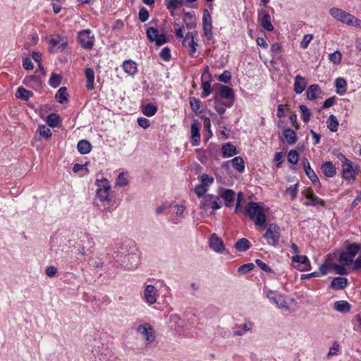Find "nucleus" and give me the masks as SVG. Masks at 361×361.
Segmentation results:
<instances>
[{
  "mask_svg": "<svg viewBox=\"0 0 361 361\" xmlns=\"http://www.w3.org/2000/svg\"><path fill=\"white\" fill-rule=\"evenodd\" d=\"M147 37L151 42H155V44L158 46V30L153 27H149L146 31Z\"/></svg>",
  "mask_w": 361,
  "mask_h": 361,
  "instance_id": "nucleus-40",
  "label": "nucleus"
},
{
  "mask_svg": "<svg viewBox=\"0 0 361 361\" xmlns=\"http://www.w3.org/2000/svg\"><path fill=\"white\" fill-rule=\"evenodd\" d=\"M55 98L60 104L66 103L68 101V94L67 93V88L61 87L56 92Z\"/></svg>",
  "mask_w": 361,
  "mask_h": 361,
  "instance_id": "nucleus-29",
  "label": "nucleus"
},
{
  "mask_svg": "<svg viewBox=\"0 0 361 361\" xmlns=\"http://www.w3.org/2000/svg\"><path fill=\"white\" fill-rule=\"evenodd\" d=\"M329 59L334 64H338L341 62V54L338 51H336L332 54H330L329 55Z\"/></svg>",
  "mask_w": 361,
  "mask_h": 361,
  "instance_id": "nucleus-60",
  "label": "nucleus"
},
{
  "mask_svg": "<svg viewBox=\"0 0 361 361\" xmlns=\"http://www.w3.org/2000/svg\"><path fill=\"white\" fill-rule=\"evenodd\" d=\"M77 148L81 154H86L91 151L92 145L89 141L86 140H82L78 142Z\"/></svg>",
  "mask_w": 361,
  "mask_h": 361,
  "instance_id": "nucleus-30",
  "label": "nucleus"
},
{
  "mask_svg": "<svg viewBox=\"0 0 361 361\" xmlns=\"http://www.w3.org/2000/svg\"><path fill=\"white\" fill-rule=\"evenodd\" d=\"M194 191L199 197H201L205 195L207 191V188L202 184H199L195 186Z\"/></svg>",
  "mask_w": 361,
  "mask_h": 361,
  "instance_id": "nucleus-59",
  "label": "nucleus"
},
{
  "mask_svg": "<svg viewBox=\"0 0 361 361\" xmlns=\"http://www.w3.org/2000/svg\"><path fill=\"white\" fill-rule=\"evenodd\" d=\"M338 157L343 161V178L348 180H353L355 178V174L351 161L348 160L342 154H341Z\"/></svg>",
  "mask_w": 361,
  "mask_h": 361,
  "instance_id": "nucleus-11",
  "label": "nucleus"
},
{
  "mask_svg": "<svg viewBox=\"0 0 361 361\" xmlns=\"http://www.w3.org/2000/svg\"><path fill=\"white\" fill-rule=\"evenodd\" d=\"M221 150L224 157H231L237 154L235 146L229 142L224 145Z\"/></svg>",
  "mask_w": 361,
  "mask_h": 361,
  "instance_id": "nucleus-27",
  "label": "nucleus"
},
{
  "mask_svg": "<svg viewBox=\"0 0 361 361\" xmlns=\"http://www.w3.org/2000/svg\"><path fill=\"white\" fill-rule=\"evenodd\" d=\"M302 194L309 200L304 203L306 206H324V201L317 197L311 188H305L302 191Z\"/></svg>",
  "mask_w": 361,
  "mask_h": 361,
  "instance_id": "nucleus-13",
  "label": "nucleus"
},
{
  "mask_svg": "<svg viewBox=\"0 0 361 361\" xmlns=\"http://www.w3.org/2000/svg\"><path fill=\"white\" fill-rule=\"evenodd\" d=\"M263 16L260 19L261 25L268 31H272L274 30V26L271 21V16L266 11H263L262 12Z\"/></svg>",
  "mask_w": 361,
  "mask_h": 361,
  "instance_id": "nucleus-25",
  "label": "nucleus"
},
{
  "mask_svg": "<svg viewBox=\"0 0 361 361\" xmlns=\"http://www.w3.org/2000/svg\"><path fill=\"white\" fill-rule=\"evenodd\" d=\"M214 109L218 112V114L220 115L224 114L226 111V107H227V103H222L217 96L214 97Z\"/></svg>",
  "mask_w": 361,
  "mask_h": 361,
  "instance_id": "nucleus-43",
  "label": "nucleus"
},
{
  "mask_svg": "<svg viewBox=\"0 0 361 361\" xmlns=\"http://www.w3.org/2000/svg\"><path fill=\"white\" fill-rule=\"evenodd\" d=\"M190 104L192 110L194 112H197L201 107V103H200V100L195 97L190 98Z\"/></svg>",
  "mask_w": 361,
  "mask_h": 361,
  "instance_id": "nucleus-54",
  "label": "nucleus"
},
{
  "mask_svg": "<svg viewBox=\"0 0 361 361\" xmlns=\"http://www.w3.org/2000/svg\"><path fill=\"white\" fill-rule=\"evenodd\" d=\"M60 122L59 116L56 114H51L47 116V123L49 126L54 128L58 126Z\"/></svg>",
  "mask_w": 361,
  "mask_h": 361,
  "instance_id": "nucleus-45",
  "label": "nucleus"
},
{
  "mask_svg": "<svg viewBox=\"0 0 361 361\" xmlns=\"http://www.w3.org/2000/svg\"><path fill=\"white\" fill-rule=\"evenodd\" d=\"M334 308L340 312H347L350 309V305L347 301L339 300L334 303Z\"/></svg>",
  "mask_w": 361,
  "mask_h": 361,
  "instance_id": "nucleus-38",
  "label": "nucleus"
},
{
  "mask_svg": "<svg viewBox=\"0 0 361 361\" xmlns=\"http://www.w3.org/2000/svg\"><path fill=\"white\" fill-rule=\"evenodd\" d=\"M202 89H203V91L202 93V97H207L212 92L211 85L209 81H204V80H202Z\"/></svg>",
  "mask_w": 361,
  "mask_h": 361,
  "instance_id": "nucleus-51",
  "label": "nucleus"
},
{
  "mask_svg": "<svg viewBox=\"0 0 361 361\" xmlns=\"http://www.w3.org/2000/svg\"><path fill=\"white\" fill-rule=\"evenodd\" d=\"M182 4V0H169L167 3V8L174 10Z\"/></svg>",
  "mask_w": 361,
  "mask_h": 361,
  "instance_id": "nucleus-64",
  "label": "nucleus"
},
{
  "mask_svg": "<svg viewBox=\"0 0 361 361\" xmlns=\"http://www.w3.org/2000/svg\"><path fill=\"white\" fill-rule=\"evenodd\" d=\"M312 39H313L312 35H311V34L305 35L302 41L300 42V47L302 49H306L308 47L310 42L312 40Z\"/></svg>",
  "mask_w": 361,
  "mask_h": 361,
  "instance_id": "nucleus-61",
  "label": "nucleus"
},
{
  "mask_svg": "<svg viewBox=\"0 0 361 361\" xmlns=\"http://www.w3.org/2000/svg\"><path fill=\"white\" fill-rule=\"evenodd\" d=\"M301 117L305 123H308L311 116V113L307 106L301 104L300 106Z\"/></svg>",
  "mask_w": 361,
  "mask_h": 361,
  "instance_id": "nucleus-46",
  "label": "nucleus"
},
{
  "mask_svg": "<svg viewBox=\"0 0 361 361\" xmlns=\"http://www.w3.org/2000/svg\"><path fill=\"white\" fill-rule=\"evenodd\" d=\"M201 184L208 188L214 183V178L212 176H209L207 174L204 173L200 177Z\"/></svg>",
  "mask_w": 361,
  "mask_h": 361,
  "instance_id": "nucleus-52",
  "label": "nucleus"
},
{
  "mask_svg": "<svg viewBox=\"0 0 361 361\" xmlns=\"http://www.w3.org/2000/svg\"><path fill=\"white\" fill-rule=\"evenodd\" d=\"M97 189L96 191L97 197L102 202L109 201L111 191V185L106 178L96 180Z\"/></svg>",
  "mask_w": 361,
  "mask_h": 361,
  "instance_id": "nucleus-5",
  "label": "nucleus"
},
{
  "mask_svg": "<svg viewBox=\"0 0 361 361\" xmlns=\"http://www.w3.org/2000/svg\"><path fill=\"white\" fill-rule=\"evenodd\" d=\"M209 245L210 247L216 252H222L224 251L223 241L215 233L212 235L209 240Z\"/></svg>",
  "mask_w": 361,
  "mask_h": 361,
  "instance_id": "nucleus-19",
  "label": "nucleus"
},
{
  "mask_svg": "<svg viewBox=\"0 0 361 361\" xmlns=\"http://www.w3.org/2000/svg\"><path fill=\"white\" fill-rule=\"evenodd\" d=\"M266 296L271 302L275 304L279 308L283 309L285 310H289V307L288 305L286 300L285 297L281 294L276 291L269 290L266 291Z\"/></svg>",
  "mask_w": 361,
  "mask_h": 361,
  "instance_id": "nucleus-8",
  "label": "nucleus"
},
{
  "mask_svg": "<svg viewBox=\"0 0 361 361\" xmlns=\"http://www.w3.org/2000/svg\"><path fill=\"white\" fill-rule=\"evenodd\" d=\"M219 94L221 98L231 99L230 102H227V107H231L233 105L234 102V93L232 88L226 85H220Z\"/></svg>",
  "mask_w": 361,
  "mask_h": 361,
  "instance_id": "nucleus-15",
  "label": "nucleus"
},
{
  "mask_svg": "<svg viewBox=\"0 0 361 361\" xmlns=\"http://www.w3.org/2000/svg\"><path fill=\"white\" fill-rule=\"evenodd\" d=\"M292 262L300 264V265L295 266V267L301 271L310 269V262L306 255H295L292 257Z\"/></svg>",
  "mask_w": 361,
  "mask_h": 361,
  "instance_id": "nucleus-14",
  "label": "nucleus"
},
{
  "mask_svg": "<svg viewBox=\"0 0 361 361\" xmlns=\"http://www.w3.org/2000/svg\"><path fill=\"white\" fill-rule=\"evenodd\" d=\"M116 185L121 187H125L128 185V174L126 173H121L118 176Z\"/></svg>",
  "mask_w": 361,
  "mask_h": 361,
  "instance_id": "nucleus-49",
  "label": "nucleus"
},
{
  "mask_svg": "<svg viewBox=\"0 0 361 361\" xmlns=\"http://www.w3.org/2000/svg\"><path fill=\"white\" fill-rule=\"evenodd\" d=\"M33 96V93L31 91L26 90L23 87H19L17 89L16 97L18 99H20L24 101H28L31 97Z\"/></svg>",
  "mask_w": 361,
  "mask_h": 361,
  "instance_id": "nucleus-28",
  "label": "nucleus"
},
{
  "mask_svg": "<svg viewBox=\"0 0 361 361\" xmlns=\"http://www.w3.org/2000/svg\"><path fill=\"white\" fill-rule=\"evenodd\" d=\"M331 264L332 262L329 259H326V262L319 267V273L322 275L326 274L329 269H331Z\"/></svg>",
  "mask_w": 361,
  "mask_h": 361,
  "instance_id": "nucleus-55",
  "label": "nucleus"
},
{
  "mask_svg": "<svg viewBox=\"0 0 361 361\" xmlns=\"http://www.w3.org/2000/svg\"><path fill=\"white\" fill-rule=\"evenodd\" d=\"M123 69L129 75H134L137 72V64L132 60H128L123 62Z\"/></svg>",
  "mask_w": 361,
  "mask_h": 361,
  "instance_id": "nucleus-23",
  "label": "nucleus"
},
{
  "mask_svg": "<svg viewBox=\"0 0 361 361\" xmlns=\"http://www.w3.org/2000/svg\"><path fill=\"white\" fill-rule=\"evenodd\" d=\"M159 56L165 61H168L171 59V50L167 47H164L159 53Z\"/></svg>",
  "mask_w": 361,
  "mask_h": 361,
  "instance_id": "nucleus-62",
  "label": "nucleus"
},
{
  "mask_svg": "<svg viewBox=\"0 0 361 361\" xmlns=\"http://www.w3.org/2000/svg\"><path fill=\"white\" fill-rule=\"evenodd\" d=\"M345 265L337 264L335 263L331 264V267L333 269L337 274L346 275L348 274L347 270L344 267Z\"/></svg>",
  "mask_w": 361,
  "mask_h": 361,
  "instance_id": "nucleus-50",
  "label": "nucleus"
},
{
  "mask_svg": "<svg viewBox=\"0 0 361 361\" xmlns=\"http://www.w3.org/2000/svg\"><path fill=\"white\" fill-rule=\"evenodd\" d=\"M61 82V77L56 73H52L49 80V84L52 87H57Z\"/></svg>",
  "mask_w": 361,
  "mask_h": 361,
  "instance_id": "nucleus-47",
  "label": "nucleus"
},
{
  "mask_svg": "<svg viewBox=\"0 0 361 361\" xmlns=\"http://www.w3.org/2000/svg\"><path fill=\"white\" fill-rule=\"evenodd\" d=\"M157 111V106L151 104H147L142 107V113L147 116L154 115Z\"/></svg>",
  "mask_w": 361,
  "mask_h": 361,
  "instance_id": "nucleus-44",
  "label": "nucleus"
},
{
  "mask_svg": "<svg viewBox=\"0 0 361 361\" xmlns=\"http://www.w3.org/2000/svg\"><path fill=\"white\" fill-rule=\"evenodd\" d=\"M61 38L59 35H54L51 37L49 43L52 48H55L58 46L57 49L59 51H63L66 47V43H61Z\"/></svg>",
  "mask_w": 361,
  "mask_h": 361,
  "instance_id": "nucleus-34",
  "label": "nucleus"
},
{
  "mask_svg": "<svg viewBox=\"0 0 361 361\" xmlns=\"http://www.w3.org/2000/svg\"><path fill=\"white\" fill-rule=\"evenodd\" d=\"M298 184H295L290 185L286 190V193L290 195L291 200H295L296 198L298 191Z\"/></svg>",
  "mask_w": 361,
  "mask_h": 361,
  "instance_id": "nucleus-57",
  "label": "nucleus"
},
{
  "mask_svg": "<svg viewBox=\"0 0 361 361\" xmlns=\"http://www.w3.org/2000/svg\"><path fill=\"white\" fill-rule=\"evenodd\" d=\"M138 16H139V20L142 23H144V22L147 21L149 18V11H147V9L146 8L142 7L140 9Z\"/></svg>",
  "mask_w": 361,
  "mask_h": 361,
  "instance_id": "nucleus-58",
  "label": "nucleus"
},
{
  "mask_svg": "<svg viewBox=\"0 0 361 361\" xmlns=\"http://www.w3.org/2000/svg\"><path fill=\"white\" fill-rule=\"evenodd\" d=\"M360 250L358 244L353 243L349 245L346 251L342 252L339 255V262L343 265H350L354 262V257Z\"/></svg>",
  "mask_w": 361,
  "mask_h": 361,
  "instance_id": "nucleus-4",
  "label": "nucleus"
},
{
  "mask_svg": "<svg viewBox=\"0 0 361 361\" xmlns=\"http://www.w3.org/2000/svg\"><path fill=\"white\" fill-rule=\"evenodd\" d=\"M326 125L328 129L331 132H336L338 130V121L336 116L331 114L327 121Z\"/></svg>",
  "mask_w": 361,
  "mask_h": 361,
  "instance_id": "nucleus-39",
  "label": "nucleus"
},
{
  "mask_svg": "<svg viewBox=\"0 0 361 361\" xmlns=\"http://www.w3.org/2000/svg\"><path fill=\"white\" fill-rule=\"evenodd\" d=\"M268 209L262 204L255 202H250L245 208V212L254 221L255 226H263L266 223V213Z\"/></svg>",
  "mask_w": 361,
  "mask_h": 361,
  "instance_id": "nucleus-1",
  "label": "nucleus"
},
{
  "mask_svg": "<svg viewBox=\"0 0 361 361\" xmlns=\"http://www.w3.org/2000/svg\"><path fill=\"white\" fill-rule=\"evenodd\" d=\"M212 16L207 9H204L202 16V25L204 34L207 39L210 40L212 38Z\"/></svg>",
  "mask_w": 361,
  "mask_h": 361,
  "instance_id": "nucleus-12",
  "label": "nucleus"
},
{
  "mask_svg": "<svg viewBox=\"0 0 361 361\" xmlns=\"http://www.w3.org/2000/svg\"><path fill=\"white\" fill-rule=\"evenodd\" d=\"M250 247V241L245 238L239 239L235 245V248L238 252H245Z\"/></svg>",
  "mask_w": 361,
  "mask_h": 361,
  "instance_id": "nucleus-33",
  "label": "nucleus"
},
{
  "mask_svg": "<svg viewBox=\"0 0 361 361\" xmlns=\"http://www.w3.org/2000/svg\"><path fill=\"white\" fill-rule=\"evenodd\" d=\"M159 292L162 293V297L164 298L163 303L167 306L171 300V293L169 288L165 284H161L159 286Z\"/></svg>",
  "mask_w": 361,
  "mask_h": 361,
  "instance_id": "nucleus-41",
  "label": "nucleus"
},
{
  "mask_svg": "<svg viewBox=\"0 0 361 361\" xmlns=\"http://www.w3.org/2000/svg\"><path fill=\"white\" fill-rule=\"evenodd\" d=\"M347 82L343 78H338L336 80V92L339 94H343L346 92Z\"/></svg>",
  "mask_w": 361,
  "mask_h": 361,
  "instance_id": "nucleus-42",
  "label": "nucleus"
},
{
  "mask_svg": "<svg viewBox=\"0 0 361 361\" xmlns=\"http://www.w3.org/2000/svg\"><path fill=\"white\" fill-rule=\"evenodd\" d=\"M281 236V229L276 224H269L266 231L263 235L264 238L267 240V244L274 247L278 245Z\"/></svg>",
  "mask_w": 361,
  "mask_h": 361,
  "instance_id": "nucleus-3",
  "label": "nucleus"
},
{
  "mask_svg": "<svg viewBox=\"0 0 361 361\" xmlns=\"http://www.w3.org/2000/svg\"><path fill=\"white\" fill-rule=\"evenodd\" d=\"M299 155L296 150H290L288 154V161L290 164H295L298 161Z\"/></svg>",
  "mask_w": 361,
  "mask_h": 361,
  "instance_id": "nucleus-53",
  "label": "nucleus"
},
{
  "mask_svg": "<svg viewBox=\"0 0 361 361\" xmlns=\"http://www.w3.org/2000/svg\"><path fill=\"white\" fill-rule=\"evenodd\" d=\"M221 207V201L219 197L208 195L200 201V208L204 210L212 209H219Z\"/></svg>",
  "mask_w": 361,
  "mask_h": 361,
  "instance_id": "nucleus-9",
  "label": "nucleus"
},
{
  "mask_svg": "<svg viewBox=\"0 0 361 361\" xmlns=\"http://www.w3.org/2000/svg\"><path fill=\"white\" fill-rule=\"evenodd\" d=\"M171 208L173 211H174L177 216H181L185 210V207L183 204H172Z\"/></svg>",
  "mask_w": 361,
  "mask_h": 361,
  "instance_id": "nucleus-56",
  "label": "nucleus"
},
{
  "mask_svg": "<svg viewBox=\"0 0 361 361\" xmlns=\"http://www.w3.org/2000/svg\"><path fill=\"white\" fill-rule=\"evenodd\" d=\"M195 33L193 32H188L185 38L183 39V45L186 47L188 45L190 47L189 54L190 55H193L194 53L196 51L197 47L198 46L197 43H196L194 40Z\"/></svg>",
  "mask_w": 361,
  "mask_h": 361,
  "instance_id": "nucleus-16",
  "label": "nucleus"
},
{
  "mask_svg": "<svg viewBox=\"0 0 361 361\" xmlns=\"http://www.w3.org/2000/svg\"><path fill=\"white\" fill-rule=\"evenodd\" d=\"M157 290L154 286L148 285L144 290V298L149 304H154L157 301Z\"/></svg>",
  "mask_w": 361,
  "mask_h": 361,
  "instance_id": "nucleus-18",
  "label": "nucleus"
},
{
  "mask_svg": "<svg viewBox=\"0 0 361 361\" xmlns=\"http://www.w3.org/2000/svg\"><path fill=\"white\" fill-rule=\"evenodd\" d=\"M169 328L176 334H180L185 329H188V326L185 320L181 319L178 315L173 314L169 317Z\"/></svg>",
  "mask_w": 361,
  "mask_h": 361,
  "instance_id": "nucleus-7",
  "label": "nucleus"
},
{
  "mask_svg": "<svg viewBox=\"0 0 361 361\" xmlns=\"http://www.w3.org/2000/svg\"><path fill=\"white\" fill-rule=\"evenodd\" d=\"M235 195V192L230 189H225L221 193V197L226 202V207H230V203L233 202Z\"/></svg>",
  "mask_w": 361,
  "mask_h": 361,
  "instance_id": "nucleus-35",
  "label": "nucleus"
},
{
  "mask_svg": "<svg viewBox=\"0 0 361 361\" xmlns=\"http://www.w3.org/2000/svg\"><path fill=\"white\" fill-rule=\"evenodd\" d=\"M254 267H255V265L252 263L245 264L243 265H241L238 268V272H240L241 274H246L248 271L252 270L254 269Z\"/></svg>",
  "mask_w": 361,
  "mask_h": 361,
  "instance_id": "nucleus-63",
  "label": "nucleus"
},
{
  "mask_svg": "<svg viewBox=\"0 0 361 361\" xmlns=\"http://www.w3.org/2000/svg\"><path fill=\"white\" fill-rule=\"evenodd\" d=\"M322 93V90L318 85L314 84L309 86L307 91V98L309 100L317 99Z\"/></svg>",
  "mask_w": 361,
  "mask_h": 361,
  "instance_id": "nucleus-22",
  "label": "nucleus"
},
{
  "mask_svg": "<svg viewBox=\"0 0 361 361\" xmlns=\"http://www.w3.org/2000/svg\"><path fill=\"white\" fill-rule=\"evenodd\" d=\"M37 133H39L40 136L47 139L50 138L52 135L51 130L45 125L39 126L37 129Z\"/></svg>",
  "mask_w": 361,
  "mask_h": 361,
  "instance_id": "nucleus-48",
  "label": "nucleus"
},
{
  "mask_svg": "<svg viewBox=\"0 0 361 361\" xmlns=\"http://www.w3.org/2000/svg\"><path fill=\"white\" fill-rule=\"evenodd\" d=\"M323 173L327 177H333L336 175V170L331 161L325 162L321 167Z\"/></svg>",
  "mask_w": 361,
  "mask_h": 361,
  "instance_id": "nucleus-24",
  "label": "nucleus"
},
{
  "mask_svg": "<svg viewBox=\"0 0 361 361\" xmlns=\"http://www.w3.org/2000/svg\"><path fill=\"white\" fill-rule=\"evenodd\" d=\"M302 164H303L305 172L306 175L308 176V178L311 180V181L314 185H320L319 180L318 177L317 176L315 172L311 168L310 162L307 160V159H306V158L303 159Z\"/></svg>",
  "mask_w": 361,
  "mask_h": 361,
  "instance_id": "nucleus-17",
  "label": "nucleus"
},
{
  "mask_svg": "<svg viewBox=\"0 0 361 361\" xmlns=\"http://www.w3.org/2000/svg\"><path fill=\"white\" fill-rule=\"evenodd\" d=\"M137 332L142 335L145 340L146 344H149L155 339V334L153 328L147 323L140 325L137 328Z\"/></svg>",
  "mask_w": 361,
  "mask_h": 361,
  "instance_id": "nucleus-10",
  "label": "nucleus"
},
{
  "mask_svg": "<svg viewBox=\"0 0 361 361\" xmlns=\"http://www.w3.org/2000/svg\"><path fill=\"white\" fill-rule=\"evenodd\" d=\"M348 284V279L343 277L334 278L331 283L332 288L336 290H341L346 287Z\"/></svg>",
  "mask_w": 361,
  "mask_h": 361,
  "instance_id": "nucleus-26",
  "label": "nucleus"
},
{
  "mask_svg": "<svg viewBox=\"0 0 361 361\" xmlns=\"http://www.w3.org/2000/svg\"><path fill=\"white\" fill-rule=\"evenodd\" d=\"M253 326V323L252 322H247L245 324L238 326L240 329L233 331V336H242L247 331H249L252 329Z\"/></svg>",
  "mask_w": 361,
  "mask_h": 361,
  "instance_id": "nucleus-32",
  "label": "nucleus"
},
{
  "mask_svg": "<svg viewBox=\"0 0 361 361\" xmlns=\"http://www.w3.org/2000/svg\"><path fill=\"white\" fill-rule=\"evenodd\" d=\"M231 163L233 167L239 173H243L245 170L244 161L240 157H236L231 159Z\"/></svg>",
  "mask_w": 361,
  "mask_h": 361,
  "instance_id": "nucleus-37",
  "label": "nucleus"
},
{
  "mask_svg": "<svg viewBox=\"0 0 361 361\" xmlns=\"http://www.w3.org/2000/svg\"><path fill=\"white\" fill-rule=\"evenodd\" d=\"M329 14L337 21L361 29V20L345 11L333 7L329 9Z\"/></svg>",
  "mask_w": 361,
  "mask_h": 361,
  "instance_id": "nucleus-2",
  "label": "nucleus"
},
{
  "mask_svg": "<svg viewBox=\"0 0 361 361\" xmlns=\"http://www.w3.org/2000/svg\"><path fill=\"white\" fill-rule=\"evenodd\" d=\"M191 137L192 140V145H197L200 140V128L196 122H194L191 126Z\"/></svg>",
  "mask_w": 361,
  "mask_h": 361,
  "instance_id": "nucleus-36",
  "label": "nucleus"
},
{
  "mask_svg": "<svg viewBox=\"0 0 361 361\" xmlns=\"http://www.w3.org/2000/svg\"><path fill=\"white\" fill-rule=\"evenodd\" d=\"M78 40L85 49H92L94 44V35L90 29L83 30L78 32Z\"/></svg>",
  "mask_w": 361,
  "mask_h": 361,
  "instance_id": "nucleus-6",
  "label": "nucleus"
},
{
  "mask_svg": "<svg viewBox=\"0 0 361 361\" xmlns=\"http://www.w3.org/2000/svg\"><path fill=\"white\" fill-rule=\"evenodd\" d=\"M85 74L86 78V88L88 90H92L94 87V71L90 68H87L85 70Z\"/></svg>",
  "mask_w": 361,
  "mask_h": 361,
  "instance_id": "nucleus-21",
  "label": "nucleus"
},
{
  "mask_svg": "<svg viewBox=\"0 0 361 361\" xmlns=\"http://www.w3.org/2000/svg\"><path fill=\"white\" fill-rule=\"evenodd\" d=\"M307 87V81L305 78L300 75L295 78L294 82V92L297 94H301Z\"/></svg>",
  "mask_w": 361,
  "mask_h": 361,
  "instance_id": "nucleus-20",
  "label": "nucleus"
},
{
  "mask_svg": "<svg viewBox=\"0 0 361 361\" xmlns=\"http://www.w3.org/2000/svg\"><path fill=\"white\" fill-rule=\"evenodd\" d=\"M283 135L288 144L293 145L297 142V135L293 130L287 128L283 130Z\"/></svg>",
  "mask_w": 361,
  "mask_h": 361,
  "instance_id": "nucleus-31",
  "label": "nucleus"
}]
</instances>
